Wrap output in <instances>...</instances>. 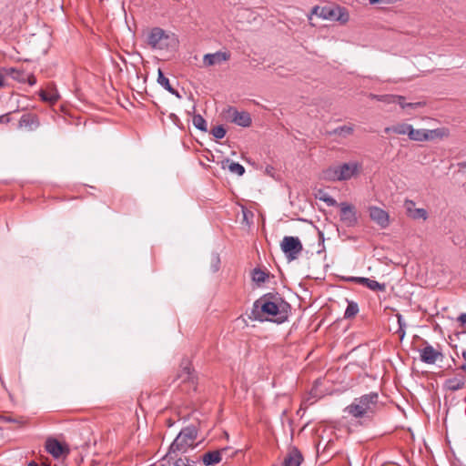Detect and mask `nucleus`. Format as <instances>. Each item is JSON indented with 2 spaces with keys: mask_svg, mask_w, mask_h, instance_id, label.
Listing matches in <instances>:
<instances>
[{
  "mask_svg": "<svg viewBox=\"0 0 466 466\" xmlns=\"http://www.w3.org/2000/svg\"><path fill=\"white\" fill-rule=\"evenodd\" d=\"M290 305L279 294L267 293L253 303L249 319L282 324L288 320Z\"/></svg>",
  "mask_w": 466,
  "mask_h": 466,
  "instance_id": "obj_1",
  "label": "nucleus"
},
{
  "mask_svg": "<svg viewBox=\"0 0 466 466\" xmlns=\"http://www.w3.org/2000/svg\"><path fill=\"white\" fill-rule=\"evenodd\" d=\"M379 395L375 392L364 394L355 398L351 404L348 405L344 411L354 418L369 417L378 405Z\"/></svg>",
  "mask_w": 466,
  "mask_h": 466,
  "instance_id": "obj_2",
  "label": "nucleus"
},
{
  "mask_svg": "<svg viewBox=\"0 0 466 466\" xmlns=\"http://www.w3.org/2000/svg\"><path fill=\"white\" fill-rule=\"evenodd\" d=\"M147 42L153 50H169L175 48L177 45L176 35L160 27L150 29L147 36Z\"/></svg>",
  "mask_w": 466,
  "mask_h": 466,
  "instance_id": "obj_3",
  "label": "nucleus"
},
{
  "mask_svg": "<svg viewBox=\"0 0 466 466\" xmlns=\"http://www.w3.org/2000/svg\"><path fill=\"white\" fill-rule=\"evenodd\" d=\"M198 436V431L195 426H187L181 430L177 438L171 443L168 454L179 452H186L188 448L194 446L195 441Z\"/></svg>",
  "mask_w": 466,
  "mask_h": 466,
  "instance_id": "obj_4",
  "label": "nucleus"
},
{
  "mask_svg": "<svg viewBox=\"0 0 466 466\" xmlns=\"http://www.w3.org/2000/svg\"><path fill=\"white\" fill-rule=\"evenodd\" d=\"M361 169L359 162L343 163L338 167H330L325 171V177L329 180H348L356 176Z\"/></svg>",
  "mask_w": 466,
  "mask_h": 466,
  "instance_id": "obj_5",
  "label": "nucleus"
},
{
  "mask_svg": "<svg viewBox=\"0 0 466 466\" xmlns=\"http://www.w3.org/2000/svg\"><path fill=\"white\" fill-rule=\"evenodd\" d=\"M280 248L289 261L297 259L303 249L299 238L292 236L284 237Z\"/></svg>",
  "mask_w": 466,
  "mask_h": 466,
  "instance_id": "obj_6",
  "label": "nucleus"
},
{
  "mask_svg": "<svg viewBox=\"0 0 466 466\" xmlns=\"http://www.w3.org/2000/svg\"><path fill=\"white\" fill-rule=\"evenodd\" d=\"M447 135H448V131L445 128L414 129L410 125V140H415V141L433 140L435 138L446 137Z\"/></svg>",
  "mask_w": 466,
  "mask_h": 466,
  "instance_id": "obj_7",
  "label": "nucleus"
},
{
  "mask_svg": "<svg viewBox=\"0 0 466 466\" xmlns=\"http://www.w3.org/2000/svg\"><path fill=\"white\" fill-rule=\"evenodd\" d=\"M425 346L419 350L420 352V360L426 364H435L438 360L442 361L443 354L434 349L431 345H430L427 341H424Z\"/></svg>",
  "mask_w": 466,
  "mask_h": 466,
  "instance_id": "obj_8",
  "label": "nucleus"
},
{
  "mask_svg": "<svg viewBox=\"0 0 466 466\" xmlns=\"http://www.w3.org/2000/svg\"><path fill=\"white\" fill-rule=\"evenodd\" d=\"M225 116L236 125L243 127H249L251 124V117L248 112L238 111L232 106H229L226 110Z\"/></svg>",
  "mask_w": 466,
  "mask_h": 466,
  "instance_id": "obj_9",
  "label": "nucleus"
},
{
  "mask_svg": "<svg viewBox=\"0 0 466 466\" xmlns=\"http://www.w3.org/2000/svg\"><path fill=\"white\" fill-rule=\"evenodd\" d=\"M340 208V220L347 227H353L356 225L358 218L354 208L346 203L342 202L339 204Z\"/></svg>",
  "mask_w": 466,
  "mask_h": 466,
  "instance_id": "obj_10",
  "label": "nucleus"
},
{
  "mask_svg": "<svg viewBox=\"0 0 466 466\" xmlns=\"http://www.w3.org/2000/svg\"><path fill=\"white\" fill-rule=\"evenodd\" d=\"M369 214L370 219L377 223L380 228H385L388 227L389 215L385 210L378 207H370Z\"/></svg>",
  "mask_w": 466,
  "mask_h": 466,
  "instance_id": "obj_11",
  "label": "nucleus"
},
{
  "mask_svg": "<svg viewBox=\"0 0 466 466\" xmlns=\"http://www.w3.org/2000/svg\"><path fill=\"white\" fill-rule=\"evenodd\" d=\"M229 57L230 56L228 53L218 51L213 54H206L203 57V63L208 66H215L228 60Z\"/></svg>",
  "mask_w": 466,
  "mask_h": 466,
  "instance_id": "obj_12",
  "label": "nucleus"
},
{
  "mask_svg": "<svg viewBox=\"0 0 466 466\" xmlns=\"http://www.w3.org/2000/svg\"><path fill=\"white\" fill-rule=\"evenodd\" d=\"M228 450V447L219 451H212L202 455L201 460L206 466H213L219 463L222 460V454Z\"/></svg>",
  "mask_w": 466,
  "mask_h": 466,
  "instance_id": "obj_13",
  "label": "nucleus"
},
{
  "mask_svg": "<svg viewBox=\"0 0 466 466\" xmlns=\"http://www.w3.org/2000/svg\"><path fill=\"white\" fill-rule=\"evenodd\" d=\"M46 449L55 458H59L63 453L67 452L65 446L55 439H48L46 441Z\"/></svg>",
  "mask_w": 466,
  "mask_h": 466,
  "instance_id": "obj_14",
  "label": "nucleus"
},
{
  "mask_svg": "<svg viewBox=\"0 0 466 466\" xmlns=\"http://www.w3.org/2000/svg\"><path fill=\"white\" fill-rule=\"evenodd\" d=\"M327 16L329 20L339 21L345 23L349 20V15L344 8L329 7Z\"/></svg>",
  "mask_w": 466,
  "mask_h": 466,
  "instance_id": "obj_15",
  "label": "nucleus"
},
{
  "mask_svg": "<svg viewBox=\"0 0 466 466\" xmlns=\"http://www.w3.org/2000/svg\"><path fill=\"white\" fill-rule=\"evenodd\" d=\"M465 380L462 375L447 379L444 382V388L450 391H456L463 388Z\"/></svg>",
  "mask_w": 466,
  "mask_h": 466,
  "instance_id": "obj_16",
  "label": "nucleus"
},
{
  "mask_svg": "<svg viewBox=\"0 0 466 466\" xmlns=\"http://www.w3.org/2000/svg\"><path fill=\"white\" fill-rule=\"evenodd\" d=\"M302 461L301 453L297 449H293L285 457L282 466H300Z\"/></svg>",
  "mask_w": 466,
  "mask_h": 466,
  "instance_id": "obj_17",
  "label": "nucleus"
},
{
  "mask_svg": "<svg viewBox=\"0 0 466 466\" xmlns=\"http://www.w3.org/2000/svg\"><path fill=\"white\" fill-rule=\"evenodd\" d=\"M39 126L37 116L31 114H24L19 120V127L28 130H35Z\"/></svg>",
  "mask_w": 466,
  "mask_h": 466,
  "instance_id": "obj_18",
  "label": "nucleus"
},
{
  "mask_svg": "<svg viewBox=\"0 0 466 466\" xmlns=\"http://www.w3.org/2000/svg\"><path fill=\"white\" fill-rule=\"evenodd\" d=\"M380 101H382L387 104H398L400 108H405L407 106L406 97L394 96V95H382V96H374Z\"/></svg>",
  "mask_w": 466,
  "mask_h": 466,
  "instance_id": "obj_19",
  "label": "nucleus"
},
{
  "mask_svg": "<svg viewBox=\"0 0 466 466\" xmlns=\"http://www.w3.org/2000/svg\"><path fill=\"white\" fill-rule=\"evenodd\" d=\"M354 131L353 125H344L338 127L332 130L327 132L329 136H339L340 137L346 138L350 136Z\"/></svg>",
  "mask_w": 466,
  "mask_h": 466,
  "instance_id": "obj_20",
  "label": "nucleus"
},
{
  "mask_svg": "<svg viewBox=\"0 0 466 466\" xmlns=\"http://www.w3.org/2000/svg\"><path fill=\"white\" fill-rule=\"evenodd\" d=\"M222 168H228L231 173L242 176L245 173V167L239 163L226 159L222 161Z\"/></svg>",
  "mask_w": 466,
  "mask_h": 466,
  "instance_id": "obj_21",
  "label": "nucleus"
},
{
  "mask_svg": "<svg viewBox=\"0 0 466 466\" xmlns=\"http://www.w3.org/2000/svg\"><path fill=\"white\" fill-rule=\"evenodd\" d=\"M39 96L43 101L49 102L51 104H55L60 97L56 89H51L49 91L40 90Z\"/></svg>",
  "mask_w": 466,
  "mask_h": 466,
  "instance_id": "obj_22",
  "label": "nucleus"
},
{
  "mask_svg": "<svg viewBox=\"0 0 466 466\" xmlns=\"http://www.w3.org/2000/svg\"><path fill=\"white\" fill-rule=\"evenodd\" d=\"M410 218L413 219H422L425 221L428 218V212L425 208H414L410 207Z\"/></svg>",
  "mask_w": 466,
  "mask_h": 466,
  "instance_id": "obj_23",
  "label": "nucleus"
},
{
  "mask_svg": "<svg viewBox=\"0 0 466 466\" xmlns=\"http://www.w3.org/2000/svg\"><path fill=\"white\" fill-rule=\"evenodd\" d=\"M396 318H397V322L399 325V328H398L396 333L399 335L400 341H402L406 335V330H405L406 322H405L403 317L400 313L396 314Z\"/></svg>",
  "mask_w": 466,
  "mask_h": 466,
  "instance_id": "obj_24",
  "label": "nucleus"
},
{
  "mask_svg": "<svg viewBox=\"0 0 466 466\" xmlns=\"http://www.w3.org/2000/svg\"><path fill=\"white\" fill-rule=\"evenodd\" d=\"M193 125L196 128H198L200 131L207 132L208 131V125L207 121L204 119V117L201 115H195L193 116Z\"/></svg>",
  "mask_w": 466,
  "mask_h": 466,
  "instance_id": "obj_25",
  "label": "nucleus"
},
{
  "mask_svg": "<svg viewBox=\"0 0 466 466\" xmlns=\"http://www.w3.org/2000/svg\"><path fill=\"white\" fill-rule=\"evenodd\" d=\"M359 312V306L354 301H348V306L346 308V310L344 312V318L345 319H350L357 315Z\"/></svg>",
  "mask_w": 466,
  "mask_h": 466,
  "instance_id": "obj_26",
  "label": "nucleus"
},
{
  "mask_svg": "<svg viewBox=\"0 0 466 466\" xmlns=\"http://www.w3.org/2000/svg\"><path fill=\"white\" fill-rule=\"evenodd\" d=\"M8 74L14 80H16L20 83H25L27 78L26 73L15 68H10Z\"/></svg>",
  "mask_w": 466,
  "mask_h": 466,
  "instance_id": "obj_27",
  "label": "nucleus"
},
{
  "mask_svg": "<svg viewBox=\"0 0 466 466\" xmlns=\"http://www.w3.org/2000/svg\"><path fill=\"white\" fill-rule=\"evenodd\" d=\"M427 101L425 99H421L416 102H410V116L411 115V111L420 110V113L426 112Z\"/></svg>",
  "mask_w": 466,
  "mask_h": 466,
  "instance_id": "obj_28",
  "label": "nucleus"
},
{
  "mask_svg": "<svg viewBox=\"0 0 466 466\" xmlns=\"http://www.w3.org/2000/svg\"><path fill=\"white\" fill-rule=\"evenodd\" d=\"M157 83L169 93H173V87L171 86L168 78L164 76L161 69H158Z\"/></svg>",
  "mask_w": 466,
  "mask_h": 466,
  "instance_id": "obj_29",
  "label": "nucleus"
},
{
  "mask_svg": "<svg viewBox=\"0 0 466 466\" xmlns=\"http://www.w3.org/2000/svg\"><path fill=\"white\" fill-rule=\"evenodd\" d=\"M268 274L260 268H254L252 272V279L257 284H261L266 281Z\"/></svg>",
  "mask_w": 466,
  "mask_h": 466,
  "instance_id": "obj_30",
  "label": "nucleus"
},
{
  "mask_svg": "<svg viewBox=\"0 0 466 466\" xmlns=\"http://www.w3.org/2000/svg\"><path fill=\"white\" fill-rule=\"evenodd\" d=\"M317 198L319 200L325 202L329 207H333L337 205V201L323 190H319L318 192Z\"/></svg>",
  "mask_w": 466,
  "mask_h": 466,
  "instance_id": "obj_31",
  "label": "nucleus"
},
{
  "mask_svg": "<svg viewBox=\"0 0 466 466\" xmlns=\"http://www.w3.org/2000/svg\"><path fill=\"white\" fill-rule=\"evenodd\" d=\"M384 131L386 134H389L390 132H394L397 134L405 135L408 133V125L401 124V125H397V126H393L390 127H386Z\"/></svg>",
  "mask_w": 466,
  "mask_h": 466,
  "instance_id": "obj_32",
  "label": "nucleus"
},
{
  "mask_svg": "<svg viewBox=\"0 0 466 466\" xmlns=\"http://www.w3.org/2000/svg\"><path fill=\"white\" fill-rule=\"evenodd\" d=\"M179 379L182 380V381H190L193 378H192V375H191V370H190V367H189V364L188 363H186L183 367H182V371L181 373L179 374Z\"/></svg>",
  "mask_w": 466,
  "mask_h": 466,
  "instance_id": "obj_33",
  "label": "nucleus"
},
{
  "mask_svg": "<svg viewBox=\"0 0 466 466\" xmlns=\"http://www.w3.org/2000/svg\"><path fill=\"white\" fill-rule=\"evenodd\" d=\"M368 289H371V290H382L384 291L385 290V284H382V283H380L374 279H369L368 281H367V284L366 286Z\"/></svg>",
  "mask_w": 466,
  "mask_h": 466,
  "instance_id": "obj_34",
  "label": "nucleus"
},
{
  "mask_svg": "<svg viewBox=\"0 0 466 466\" xmlns=\"http://www.w3.org/2000/svg\"><path fill=\"white\" fill-rule=\"evenodd\" d=\"M327 13H329V6H314L312 8V14L316 15L323 19H329L327 16Z\"/></svg>",
  "mask_w": 466,
  "mask_h": 466,
  "instance_id": "obj_35",
  "label": "nucleus"
},
{
  "mask_svg": "<svg viewBox=\"0 0 466 466\" xmlns=\"http://www.w3.org/2000/svg\"><path fill=\"white\" fill-rule=\"evenodd\" d=\"M211 134L213 135L214 137H216L218 139H221L226 135V129L224 128L223 126L218 125L212 128Z\"/></svg>",
  "mask_w": 466,
  "mask_h": 466,
  "instance_id": "obj_36",
  "label": "nucleus"
},
{
  "mask_svg": "<svg viewBox=\"0 0 466 466\" xmlns=\"http://www.w3.org/2000/svg\"><path fill=\"white\" fill-rule=\"evenodd\" d=\"M196 461L187 457L177 459L170 466H195Z\"/></svg>",
  "mask_w": 466,
  "mask_h": 466,
  "instance_id": "obj_37",
  "label": "nucleus"
},
{
  "mask_svg": "<svg viewBox=\"0 0 466 466\" xmlns=\"http://www.w3.org/2000/svg\"><path fill=\"white\" fill-rule=\"evenodd\" d=\"M220 258L218 253L211 255V268L213 272H217L219 269Z\"/></svg>",
  "mask_w": 466,
  "mask_h": 466,
  "instance_id": "obj_38",
  "label": "nucleus"
},
{
  "mask_svg": "<svg viewBox=\"0 0 466 466\" xmlns=\"http://www.w3.org/2000/svg\"><path fill=\"white\" fill-rule=\"evenodd\" d=\"M368 279V278L364 277H349L346 279L349 282H355L363 286H366Z\"/></svg>",
  "mask_w": 466,
  "mask_h": 466,
  "instance_id": "obj_39",
  "label": "nucleus"
},
{
  "mask_svg": "<svg viewBox=\"0 0 466 466\" xmlns=\"http://www.w3.org/2000/svg\"><path fill=\"white\" fill-rule=\"evenodd\" d=\"M27 76V78H26V81L28 83L29 86H33L36 84V78L34 75L32 74H26Z\"/></svg>",
  "mask_w": 466,
  "mask_h": 466,
  "instance_id": "obj_40",
  "label": "nucleus"
},
{
  "mask_svg": "<svg viewBox=\"0 0 466 466\" xmlns=\"http://www.w3.org/2000/svg\"><path fill=\"white\" fill-rule=\"evenodd\" d=\"M458 319L461 322V324L466 325V313L461 314Z\"/></svg>",
  "mask_w": 466,
  "mask_h": 466,
  "instance_id": "obj_41",
  "label": "nucleus"
},
{
  "mask_svg": "<svg viewBox=\"0 0 466 466\" xmlns=\"http://www.w3.org/2000/svg\"><path fill=\"white\" fill-rule=\"evenodd\" d=\"M371 5L380 4V3H389L387 0H369Z\"/></svg>",
  "mask_w": 466,
  "mask_h": 466,
  "instance_id": "obj_42",
  "label": "nucleus"
},
{
  "mask_svg": "<svg viewBox=\"0 0 466 466\" xmlns=\"http://www.w3.org/2000/svg\"><path fill=\"white\" fill-rule=\"evenodd\" d=\"M171 94L176 96L179 99L182 97L181 95L178 93V91L175 90L174 88H173V93H171Z\"/></svg>",
  "mask_w": 466,
  "mask_h": 466,
  "instance_id": "obj_43",
  "label": "nucleus"
},
{
  "mask_svg": "<svg viewBox=\"0 0 466 466\" xmlns=\"http://www.w3.org/2000/svg\"><path fill=\"white\" fill-rule=\"evenodd\" d=\"M458 166L461 169H466V161L459 163Z\"/></svg>",
  "mask_w": 466,
  "mask_h": 466,
  "instance_id": "obj_44",
  "label": "nucleus"
},
{
  "mask_svg": "<svg viewBox=\"0 0 466 466\" xmlns=\"http://www.w3.org/2000/svg\"><path fill=\"white\" fill-rule=\"evenodd\" d=\"M7 122L8 121V118L6 116H0V123H4V122Z\"/></svg>",
  "mask_w": 466,
  "mask_h": 466,
  "instance_id": "obj_45",
  "label": "nucleus"
},
{
  "mask_svg": "<svg viewBox=\"0 0 466 466\" xmlns=\"http://www.w3.org/2000/svg\"><path fill=\"white\" fill-rule=\"evenodd\" d=\"M4 86V77H3L2 73L0 72V86Z\"/></svg>",
  "mask_w": 466,
  "mask_h": 466,
  "instance_id": "obj_46",
  "label": "nucleus"
},
{
  "mask_svg": "<svg viewBox=\"0 0 466 466\" xmlns=\"http://www.w3.org/2000/svg\"><path fill=\"white\" fill-rule=\"evenodd\" d=\"M28 466H45V465H38L36 462L35 461H30Z\"/></svg>",
  "mask_w": 466,
  "mask_h": 466,
  "instance_id": "obj_47",
  "label": "nucleus"
},
{
  "mask_svg": "<svg viewBox=\"0 0 466 466\" xmlns=\"http://www.w3.org/2000/svg\"><path fill=\"white\" fill-rule=\"evenodd\" d=\"M461 369L464 371H466V362L463 363L461 366Z\"/></svg>",
  "mask_w": 466,
  "mask_h": 466,
  "instance_id": "obj_48",
  "label": "nucleus"
},
{
  "mask_svg": "<svg viewBox=\"0 0 466 466\" xmlns=\"http://www.w3.org/2000/svg\"><path fill=\"white\" fill-rule=\"evenodd\" d=\"M409 204H410V206H414L415 205V203L412 200H410Z\"/></svg>",
  "mask_w": 466,
  "mask_h": 466,
  "instance_id": "obj_49",
  "label": "nucleus"
},
{
  "mask_svg": "<svg viewBox=\"0 0 466 466\" xmlns=\"http://www.w3.org/2000/svg\"><path fill=\"white\" fill-rule=\"evenodd\" d=\"M403 202H404V204H407V203H408V198H404V199H403Z\"/></svg>",
  "mask_w": 466,
  "mask_h": 466,
  "instance_id": "obj_50",
  "label": "nucleus"
},
{
  "mask_svg": "<svg viewBox=\"0 0 466 466\" xmlns=\"http://www.w3.org/2000/svg\"><path fill=\"white\" fill-rule=\"evenodd\" d=\"M463 358L466 360V352H463Z\"/></svg>",
  "mask_w": 466,
  "mask_h": 466,
  "instance_id": "obj_51",
  "label": "nucleus"
}]
</instances>
